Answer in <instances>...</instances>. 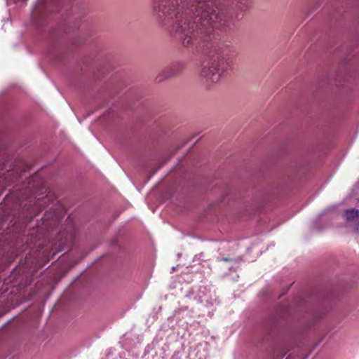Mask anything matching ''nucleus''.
Instances as JSON below:
<instances>
[{
    "instance_id": "39448f33",
    "label": "nucleus",
    "mask_w": 359,
    "mask_h": 359,
    "mask_svg": "<svg viewBox=\"0 0 359 359\" xmlns=\"http://www.w3.org/2000/svg\"><path fill=\"white\" fill-rule=\"evenodd\" d=\"M45 0H39L36 4L32 12V18L34 21L36 20L42 15V11L45 8Z\"/></svg>"
},
{
    "instance_id": "0eeeda50",
    "label": "nucleus",
    "mask_w": 359,
    "mask_h": 359,
    "mask_svg": "<svg viewBox=\"0 0 359 359\" xmlns=\"http://www.w3.org/2000/svg\"><path fill=\"white\" fill-rule=\"evenodd\" d=\"M222 260L224 261V262H235V263L238 262L237 259H231V258H229V257H224Z\"/></svg>"
},
{
    "instance_id": "20e7f679",
    "label": "nucleus",
    "mask_w": 359,
    "mask_h": 359,
    "mask_svg": "<svg viewBox=\"0 0 359 359\" xmlns=\"http://www.w3.org/2000/svg\"><path fill=\"white\" fill-rule=\"evenodd\" d=\"M344 216L348 222L353 224H359V210L355 209L346 210L344 212Z\"/></svg>"
},
{
    "instance_id": "423d86ee",
    "label": "nucleus",
    "mask_w": 359,
    "mask_h": 359,
    "mask_svg": "<svg viewBox=\"0 0 359 359\" xmlns=\"http://www.w3.org/2000/svg\"><path fill=\"white\" fill-rule=\"evenodd\" d=\"M178 68L175 66L169 67L165 69L161 73V79H167L175 76L178 74Z\"/></svg>"
},
{
    "instance_id": "f257e3e1",
    "label": "nucleus",
    "mask_w": 359,
    "mask_h": 359,
    "mask_svg": "<svg viewBox=\"0 0 359 359\" xmlns=\"http://www.w3.org/2000/svg\"><path fill=\"white\" fill-rule=\"evenodd\" d=\"M175 15V32L184 46L198 43L212 28L225 27L248 0H167Z\"/></svg>"
},
{
    "instance_id": "f03ea898",
    "label": "nucleus",
    "mask_w": 359,
    "mask_h": 359,
    "mask_svg": "<svg viewBox=\"0 0 359 359\" xmlns=\"http://www.w3.org/2000/svg\"><path fill=\"white\" fill-rule=\"evenodd\" d=\"M233 49L230 46L221 47L209 61L201 66L200 76L207 81L217 83L229 67Z\"/></svg>"
},
{
    "instance_id": "7ed1b4c3",
    "label": "nucleus",
    "mask_w": 359,
    "mask_h": 359,
    "mask_svg": "<svg viewBox=\"0 0 359 359\" xmlns=\"http://www.w3.org/2000/svg\"><path fill=\"white\" fill-rule=\"evenodd\" d=\"M48 201L49 198L47 196L42 198H38L31 208L29 207L27 208V210H30V213L32 214L31 217L36 216L38 212L44 208L45 205H46Z\"/></svg>"
},
{
    "instance_id": "6e6552de",
    "label": "nucleus",
    "mask_w": 359,
    "mask_h": 359,
    "mask_svg": "<svg viewBox=\"0 0 359 359\" xmlns=\"http://www.w3.org/2000/svg\"><path fill=\"white\" fill-rule=\"evenodd\" d=\"M154 195V193H153V192H151L149 194V195L147 196V198L148 203H149L151 201V198L153 197Z\"/></svg>"
},
{
    "instance_id": "1a4fd4ad",
    "label": "nucleus",
    "mask_w": 359,
    "mask_h": 359,
    "mask_svg": "<svg viewBox=\"0 0 359 359\" xmlns=\"http://www.w3.org/2000/svg\"><path fill=\"white\" fill-rule=\"evenodd\" d=\"M150 208L151 209L152 212H154V211H155V208H151V207Z\"/></svg>"
}]
</instances>
